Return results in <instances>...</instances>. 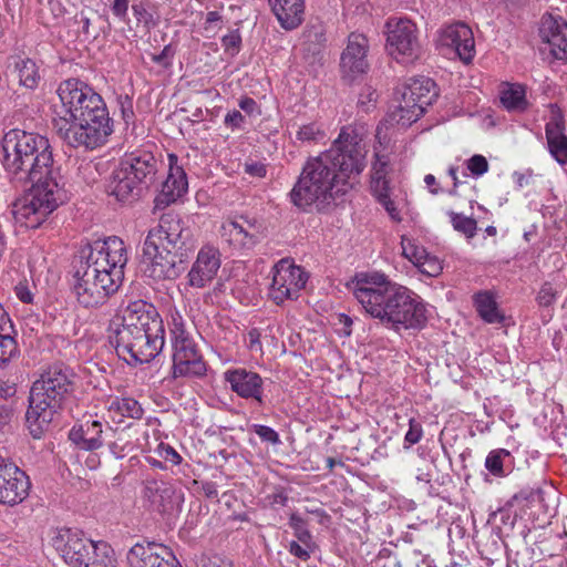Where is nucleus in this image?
Wrapping results in <instances>:
<instances>
[{
	"instance_id": "1",
	"label": "nucleus",
	"mask_w": 567,
	"mask_h": 567,
	"mask_svg": "<svg viewBox=\"0 0 567 567\" xmlns=\"http://www.w3.org/2000/svg\"><path fill=\"white\" fill-rule=\"evenodd\" d=\"M1 148L10 181L21 186L32 184L31 193L14 204V219L27 228H38L65 197L51 144L44 135L13 128L2 137Z\"/></svg>"
},
{
	"instance_id": "2",
	"label": "nucleus",
	"mask_w": 567,
	"mask_h": 567,
	"mask_svg": "<svg viewBox=\"0 0 567 567\" xmlns=\"http://www.w3.org/2000/svg\"><path fill=\"white\" fill-rule=\"evenodd\" d=\"M365 145L351 127H343L331 147L310 157L289 193L301 209L328 204L350 189L365 167Z\"/></svg>"
},
{
	"instance_id": "3",
	"label": "nucleus",
	"mask_w": 567,
	"mask_h": 567,
	"mask_svg": "<svg viewBox=\"0 0 567 567\" xmlns=\"http://www.w3.org/2000/svg\"><path fill=\"white\" fill-rule=\"evenodd\" d=\"M52 104V124L58 135L72 147L95 150L109 142L114 132L104 99L79 79L62 81Z\"/></svg>"
},
{
	"instance_id": "4",
	"label": "nucleus",
	"mask_w": 567,
	"mask_h": 567,
	"mask_svg": "<svg viewBox=\"0 0 567 567\" xmlns=\"http://www.w3.org/2000/svg\"><path fill=\"white\" fill-rule=\"evenodd\" d=\"M351 290L367 315L394 331L422 329L427 321L423 299L383 272L357 274Z\"/></svg>"
},
{
	"instance_id": "5",
	"label": "nucleus",
	"mask_w": 567,
	"mask_h": 567,
	"mask_svg": "<svg viewBox=\"0 0 567 567\" xmlns=\"http://www.w3.org/2000/svg\"><path fill=\"white\" fill-rule=\"evenodd\" d=\"M127 250L124 241L111 236L90 245L89 254L74 266L71 292L83 308H96L115 293L124 278Z\"/></svg>"
},
{
	"instance_id": "6",
	"label": "nucleus",
	"mask_w": 567,
	"mask_h": 567,
	"mask_svg": "<svg viewBox=\"0 0 567 567\" xmlns=\"http://www.w3.org/2000/svg\"><path fill=\"white\" fill-rule=\"evenodd\" d=\"M72 388L73 373L62 364L49 367L33 382L25 421L30 434L34 439H40L48 430L54 414L61 408Z\"/></svg>"
},
{
	"instance_id": "7",
	"label": "nucleus",
	"mask_w": 567,
	"mask_h": 567,
	"mask_svg": "<svg viewBox=\"0 0 567 567\" xmlns=\"http://www.w3.org/2000/svg\"><path fill=\"white\" fill-rule=\"evenodd\" d=\"M158 162L152 152L135 150L126 153L113 172L109 188L118 202L138 199L156 179Z\"/></svg>"
},
{
	"instance_id": "8",
	"label": "nucleus",
	"mask_w": 567,
	"mask_h": 567,
	"mask_svg": "<svg viewBox=\"0 0 567 567\" xmlns=\"http://www.w3.org/2000/svg\"><path fill=\"white\" fill-rule=\"evenodd\" d=\"M116 354L128 364L148 363L158 355L165 344L164 326L152 324L146 330H122L109 334Z\"/></svg>"
},
{
	"instance_id": "9",
	"label": "nucleus",
	"mask_w": 567,
	"mask_h": 567,
	"mask_svg": "<svg viewBox=\"0 0 567 567\" xmlns=\"http://www.w3.org/2000/svg\"><path fill=\"white\" fill-rule=\"evenodd\" d=\"M172 368L173 379H203L206 377L208 365L203 358L196 342L186 331L182 317H173L171 328Z\"/></svg>"
},
{
	"instance_id": "10",
	"label": "nucleus",
	"mask_w": 567,
	"mask_h": 567,
	"mask_svg": "<svg viewBox=\"0 0 567 567\" xmlns=\"http://www.w3.org/2000/svg\"><path fill=\"white\" fill-rule=\"evenodd\" d=\"M386 50L399 63H412L421 55L419 30L408 18H391L386 24Z\"/></svg>"
},
{
	"instance_id": "11",
	"label": "nucleus",
	"mask_w": 567,
	"mask_h": 567,
	"mask_svg": "<svg viewBox=\"0 0 567 567\" xmlns=\"http://www.w3.org/2000/svg\"><path fill=\"white\" fill-rule=\"evenodd\" d=\"M184 254L165 245L145 239L143 246L144 275L155 281L175 280L184 270Z\"/></svg>"
},
{
	"instance_id": "12",
	"label": "nucleus",
	"mask_w": 567,
	"mask_h": 567,
	"mask_svg": "<svg viewBox=\"0 0 567 567\" xmlns=\"http://www.w3.org/2000/svg\"><path fill=\"white\" fill-rule=\"evenodd\" d=\"M308 274L289 258L277 261L271 269L269 297L276 305L295 300L306 287Z\"/></svg>"
},
{
	"instance_id": "13",
	"label": "nucleus",
	"mask_w": 567,
	"mask_h": 567,
	"mask_svg": "<svg viewBox=\"0 0 567 567\" xmlns=\"http://www.w3.org/2000/svg\"><path fill=\"white\" fill-rule=\"evenodd\" d=\"M435 44L442 55L449 59H460L465 64L471 63L476 53L473 31L463 22L440 28Z\"/></svg>"
},
{
	"instance_id": "14",
	"label": "nucleus",
	"mask_w": 567,
	"mask_h": 567,
	"mask_svg": "<svg viewBox=\"0 0 567 567\" xmlns=\"http://www.w3.org/2000/svg\"><path fill=\"white\" fill-rule=\"evenodd\" d=\"M164 326L161 316L156 308L144 301L133 300L126 306H123L110 322V334H116L122 330H146L151 329L152 324Z\"/></svg>"
},
{
	"instance_id": "15",
	"label": "nucleus",
	"mask_w": 567,
	"mask_h": 567,
	"mask_svg": "<svg viewBox=\"0 0 567 567\" xmlns=\"http://www.w3.org/2000/svg\"><path fill=\"white\" fill-rule=\"evenodd\" d=\"M392 164L389 155L374 153V161L371 167V193L377 202L385 209L393 221H401L402 217L395 203L391 198V173Z\"/></svg>"
},
{
	"instance_id": "16",
	"label": "nucleus",
	"mask_w": 567,
	"mask_h": 567,
	"mask_svg": "<svg viewBox=\"0 0 567 567\" xmlns=\"http://www.w3.org/2000/svg\"><path fill=\"white\" fill-rule=\"evenodd\" d=\"M51 544L70 567H85L91 538L83 532L72 528L56 529Z\"/></svg>"
},
{
	"instance_id": "17",
	"label": "nucleus",
	"mask_w": 567,
	"mask_h": 567,
	"mask_svg": "<svg viewBox=\"0 0 567 567\" xmlns=\"http://www.w3.org/2000/svg\"><path fill=\"white\" fill-rule=\"evenodd\" d=\"M224 381L240 399L257 406L265 404V382L259 373L246 368L228 369L224 372Z\"/></svg>"
},
{
	"instance_id": "18",
	"label": "nucleus",
	"mask_w": 567,
	"mask_h": 567,
	"mask_svg": "<svg viewBox=\"0 0 567 567\" xmlns=\"http://www.w3.org/2000/svg\"><path fill=\"white\" fill-rule=\"evenodd\" d=\"M190 229L183 220L173 214L161 217L158 226L152 228L146 238L154 243L165 245V248L182 252L187 249L190 240Z\"/></svg>"
},
{
	"instance_id": "19",
	"label": "nucleus",
	"mask_w": 567,
	"mask_h": 567,
	"mask_svg": "<svg viewBox=\"0 0 567 567\" xmlns=\"http://www.w3.org/2000/svg\"><path fill=\"white\" fill-rule=\"evenodd\" d=\"M29 477L16 464L0 456V504L14 506L29 494Z\"/></svg>"
},
{
	"instance_id": "20",
	"label": "nucleus",
	"mask_w": 567,
	"mask_h": 567,
	"mask_svg": "<svg viewBox=\"0 0 567 567\" xmlns=\"http://www.w3.org/2000/svg\"><path fill=\"white\" fill-rule=\"evenodd\" d=\"M168 172L159 193L154 198V209L163 210L182 198L188 189L186 173L176 154L167 155Z\"/></svg>"
},
{
	"instance_id": "21",
	"label": "nucleus",
	"mask_w": 567,
	"mask_h": 567,
	"mask_svg": "<svg viewBox=\"0 0 567 567\" xmlns=\"http://www.w3.org/2000/svg\"><path fill=\"white\" fill-rule=\"evenodd\" d=\"M220 265L219 249L209 244L204 245L187 274L188 285L197 289L206 287L217 276Z\"/></svg>"
},
{
	"instance_id": "22",
	"label": "nucleus",
	"mask_w": 567,
	"mask_h": 567,
	"mask_svg": "<svg viewBox=\"0 0 567 567\" xmlns=\"http://www.w3.org/2000/svg\"><path fill=\"white\" fill-rule=\"evenodd\" d=\"M369 49L368 39L362 33H351L348 44L341 54V71L350 79L363 74L369 68L367 53Z\"/></svg>"
},
{
	"instance_id": "23",
	"label": "nucleus",
	"mask_w": 567,
	"mask_h": 567,
	"mask_svg": "<svg viewBox=\"0 0 567 567\" xmlns=\"http://www.w3.org/2000/svg\"><path fill=\"white\" fill-rule=\"evenodd\" d=\"M402 255L411 261L421 274L429 277H436L441 274L443 267L441 260L430 252L422 246H420L414 239L403 235L401 237Z\"/></svg>"
},
{
	"instance_id": "24",
	"label": "nucleus",
	"mask_w": 567,
	"mask_h": 567,
	"mask_svg": "<svg viewBox=\"0 0 567 567\" xmlns=\"http://www.w3.org/2000/svg\"><path fill=\"white\" fill-rule=\"evenodd\" d=\"M539 34L557 60H567V21L549 16L543 19Z\"/></svg>"
},
{
	"instance_id": "25",
	"label": "nucleus",
	"mask_w": 567,
	"mask_h": 567,
	"mask_svg": "<svg viewBox=\"0 0 567 567\" xmlns=\"http://www.w3.org/2000/svg\"><path fill=\"white\" fill-rule=\"evenodd\" d=\"M267 2L285 30H293L301 24L305 0H267Z\"/></svg>"
},
{
	"instance_id": "26",
	"label": "nucleus",
	"mask_w": 567,
	"mask_h": 567,
	"mask_svg": "<svg viewBox=\"0 0 567 567\" xmlns=\"http://www.w3.org/2000/svg\"><path fill=\"white\" fill-rule=\"evenodd\" d=\"M103 424L99 420L87 421L69 433L70 441L84 451H95L103 445Z\"/></svg>"
},
{
	"instance_id": "27",
	"label": "nucleus",
	"mask_w": 567,
	"mask_h": 567,
	"mask_svg": "<svg viewBox=\"0 0 567 567\" xmlns=\"http://www.w3.org/2000/svg\"><path fill=\"white\" fill-rule=\"evenodd\" d=\"M221 237L231 246L239 249H249L257 243L254 226L247 220H227L221 226Z\"/></svg>"
},
{
	"instance_id": "28",
	"label": "nucleus",
	"mask_w": 567,
	"mask_h": 567,
	"mask_svg": "<svg viewBox=\"0 0 567 567\" xmlns=\"http://www.w3.org/2000/svg\"><path fill=\"white\" fill-rule=\"evenodd\" d=\"M401 96L417 103L422 109L426 110L437 96L435 83L426 76L411 79L403 85Z\"/></svg>"
},
{
	"instance_id": "29",
	"label": "nucleus",
	"mask_w": 567,
	"mask_h": 567,
	"mask_svg": "<svg viewBox=\"0 0 567 567\" xmlns=\"http://www.w3.org/2000/svg\"><path fill=\"white\" fill-rule=\"evenodd\" d=\"M106 417L115 424H121L125 419L138 420L143 416L141 404L133 398H110L105 402Z\"/></svg>"
},
{
	"instance_id": "30",
	"label": "nucleus",
	"mask_w": 567,
	"mask_h": 567,
	"mask_svg": "<svg viewBox=\"0 0 567 567\" xmlns=\"http://www.w3.org/2000/svg\"><path fill=\"white\" fill-rule=\"evenodd\" d=\"M13 323L4 309H0V368L19 353Z\"/></svg>"
},
{
	"instance_id": "31",
	"label": "nucleus",
	"mask_w": 567,
	"mask_h": 567,
	"mask_svg": "<svg viewBox=\"0 0 567 567\" xmlns=\"http://www.w3.org/2000/svg\"><path fill=\"white\" fill-rule=\"evenodd\" d=\"M563 125L557 118L546 124L545 133L549 153L559 164H567V135L563 133Z\"/></svg>"
},
{
	"instance_id": "32",
	"label": "nucleus",
	"mask_w": 567,
	"mask_h": 567,
	"mask_svg": "<svg viewBox=\"0 0 567 567\" xmlns=\"http://www.w3.org/2000/svg\"><path fill=\"white\" fill-rule=\"evenodd\" d=\"M485 468L495 477H505L513 472L515 467V458L508 450H492L484 463Z\"/></svg>"
},
{
	"instance_id": "33",
	"label": "nucleus",
	"mask_w": 567,
	"mask_h": 567,
	"mask_svg": "<svg viewBox=\"0 0 567 567\" xmlns=\"http://www.w3.org/2000/svg\"><path fill=\"white\" fill-rule=\"evenodd\" d=\"M474 305L478 316L487 323H502L504 315L498 308L494 295L489 291L477 292L474 297Z\"/></svg>"
},
{
	"instance_id": "34",
	"label": "nucleus",
	"mask_w": 567,
	"mask_h": 567,
	"mask_svg": "<svg viewBox=\"0 0 567 567\" xmlns=\"http://www.w3.org/2000/svg\"><path fill=\"white\" fill-rule=\"evenodd\" d=\"M115 551L111 545L104 540L94 542L91 539L85 567H115Z\"/></svg>"
},
{
	"instance_id": "35",
	"label": "nucleus",
	"mask_w": 567,
	"mask_h": 567,
	"mask_svg": "<svg viewBox=\"0 0 567 567\" xmlns=\"http://www.w3.org/2000/svg\"><path fill=\"white\" fill-rule=\"evenodd\" d=\"M142 496L153 511L162 512L165 508V501L169 497V489L163 481L146 478L143 482Z\"/></svg>"
},
{
	"instance_id": "36",
	"label": "nucleus",
	"mask_w": 567,
	"mask_h": 567,
	"mask_svg": "<svg viewBox=\"0 0 567 567\" xmlns=\"http://www.w3.org/2000/svg\"><path fill=\"white\" fill-rule=\"evenodd\" d=\"M166 554V546L158 543L135 544L127 553L130 567H150L157 551Z\"/></svg>"
},
{
	"instance_id": "37",
	"label": "nucleus",
	"mask_w": 567,
	"mask_h": 567,
	"mask_svg": "<svg viewBox=\"0 0 567 567\" xmlns=\"http://www.w3.org/2000/svg\"><path fill=\"white\" fill-rule=\"evenodd\" d=\"M14 70L18 73L20 85L30 90L38 87L41 74L34 60L30 58H18L14 62Z\"/></svg>"
},
{
	"instance_id": "38",
	"label": "nucleus",
	"mask_w": 567,
	"mask_h": 567,
	"mask_svg": "<svg viewBox=\"0 0 567 567\" xmlns=\"http://www.w3.org/2000/svg\"><path fill=\"white\" fill-rule=\"evenodd\" d=\"M501 102L509 112H524L528 106L525 87L517 83L507 84L501 91Z\"/></svg>"
},
{
	"instance_id": "39",
	"label": "nucleus",
	"mask_w": 567,
	"mask_h": 567,
	"mask_svg": "<svg viewBox=\"0 0 567 567\" xmlns=\"http://www.w3.org/2000/svg\"><path fill=\"white\" fill-rule=\"evenodd\" d=\"M425 112L417 103L402 96L400 104L393 113L394 120L402 126H410L416 122Z\"/></svg>"
},
{
	"instance_id": "40",
	"label": "nucleus",
	"mask_w": 567,
	"mask_h": 567,
	"mask_svg": "<svg viewBox=\"0 0 567 567\" xmlns=\"http://www.w3.org/2000/svg\"><path fill=\"white\" fill-rule=\"evenodd\" d=\"M326 138V132L319 122L299 125L296 131V141L301 144H317Z\"/></svg>"
},
{
	"instance_id": "41",
	"label": "nucleus",
	"mask_w": 567,
	"mask_h": 567,
	"mask_svg": "<svg viewBox=\"0 0 567 567\" xmlns=\"http://www.w3.org/2000/svg\"><path fill=\"white\" fill-rule=\"evenodd\" d=\"M305 38V51L311 52L315 55L319 54L321 51V48L323 47V43L326 41L324 32L322 27L313 25L309 29H307L303 33Z\"/></svg>"
},
{
	"instance_id": "42",
	"label": "nucleus",
	"mask_w": 567,
	"mask_h": 567,
	"mask_svg": "<svg viewBox=\"0 0 567 567\" xmlns=\"http://www.w3.org/2000/svg\"><path fill=\"white\" fill-rule=\"evenodd\" d=\"M451 223L455 230L464 234L467 238H473L476 235V220L463 214H451Z\"/></svg>"
},
{
	"instance_id": "43",
	"label": "nucleus",
	"mask_w": 567,
	"mask_h": 567,
	"mask_svg": "<svg viewBox=\"0 0 567 567\" xmlns=\"http://www.w3.org/2000/svg\"><path fill=\"white\" fill-rule=\"evenodd\" d=\"M221 45L224 51L229 56H235L241 49V35L239 30H231L229 33L221 38Z\"/></svg>"
},
{
	"instance_id": "44",
	"label": "nucleus",
	"mask_w": 567,
	"mask_h": 567,
	"mask_svg": "<svg viewBox=\"0 0 567 567\" xmlns=\"http://www.w3.org/2000/svg\"><path fill=\"white\" fill-rule=\"evenodd\" d=\"M466 169L475 178L483 176L488 171V162L485 156L475 154L465 162Z\"/></svg>"
},
{
	"instance_id": "45",
	"label": "nucleus",
	"mask_w": 567,
	"mask_h": 567,
	"mask_svg": "<svg viewBox=\"0 0 567 567\" xmlns=\"http://www.w3.org/2000/svg\"><path fill=\"white\" fill-rule=\"evenodd\" d=\"M558 291L554 288V286L549 282H545L542 285L536 300L540 307H550L557 300Z\"/></svg>"
},
{
	"instance_id": "46",
	"label": "nucleus",
	"mask_w": 567,
	"mask_h": 567,
	"mask_svg": "<svg viewBox=\"0 0 567 567\" xmlns=\"http://www.w3.org/2000/svg\"><path fill=\"white\" fill-rule=\"evenodd\" d=\"M251 430L259 436L262 442L278 445L281 443L279 434L272 427L262 424H252Z\"/></svg>"
},
{
	"instance_id": "47",
	"label": "nucleus",
	"mask_w": 567,
	"mask_h": 567,
	"mask_svg": "<svg viewBox=\"0 0 567 567\" xmlns=\"http://www.w3.org/2000/svg\"><path fill=\"white\" fill-rule=\"evenodd\" d=\"M155 453L161 458H163L165 462H167L172 465H178L182 463V460H183L182 456L178 454V452L173 446H171L169 444L163 443V442H161L157 445Z\"/></svg>"
},
{
	"instance_id": "48",
	"label": "nucleus",
	"mask_w": 567,
	"mask_h": 567,
	"mask_svg": "<svg viewBox=\"0 0 567 567\" xmlns=\"http://www.w3.org/2000/svg\"><path fill=\"white\" fill-rule=\"evenodd\" d=\"M423 436V427L420 422L414 419L409 421V430L404 435V447H410L421 441Z\"/></svg>"
},
{
	"instance_id": "49",
	"label": "nucleus",
	"mask_w": 567,
	"mask_h": 567,
	"mask_svg": "<svg viewBox=\"0 0 567 567\" xmlns=\"http://www.w3.org/2000/svg\"><path fill=\"white\" fill-rule=\"evenodd\" d=\"M313 548L315 546L303 545L296 540H291L288 545L289 553L302 561H307L311 557Z\"/></svg>"
},
{
	"instance_id": "50",
	"label": "nucleus",
	"mask_w": 567,
	"mask_h": 567,
	"mask_svg": "<svg viewBox=\"0 0 567 567\" xmlns=\"http://www.w3.org/2000/svg\"><path fill=\"white\" fill-rule=\"evenodd\" d=\"M245 116L241 114L240 111L237 110L229 111L224 118V124L233 131L243 130L245 126Z\"/></svg>"
},
{
	"instance_id": "51",
	"label": "nucleus",
	"mask_w": 567,
	"mask_h": 567,
	"mask_svg": "<svg viewBox=\"0 0 567 567\" xmlns=\"http://www.w3.org/2000/svg\"><path fill=\"white\" fill-rule=\"evenodd\" d=\"M175 55V50L171 44L164 47V49L158 54L152 55V61L158 65L164 68H168L173 63V59Z\"/></svg>"
},
{
	"instance_id": "52",
	"label": "nucleus",
	"mask_w": 567,
	"mask_h": 567,
	"mask_svg": "<svg viewBox=\"0 0 567 567\" xmlns=\"http://www.w3.org/2000/svg\"><path fill=\"white\" fill-rule=\"evenodd\" d=\"M260 337H261V333H260L259 329H257V328H252L247 332L245 342H246L247 348L251 352H259V353L262 352V344L260 341Z\"/></svg>"
},
{
	"instance_id": "53",
	"label": "nucleus",
	"mask_w": 567,
	"mask_h": 567,
	"mask_svg": "<svg viewBox=\"0 0 567 567\" xmlns=\"http://www.w3.org/2000/svg\"><path fill=\"white\" fill-rule=\"evenodd\" d=\"M16 297L23 303H33L34 293L28 282H19L14 287Z\"/></svg>"
},
{
	"instance_id": "54",
	"label": "nucleus",
	"mask_w": 567,
	"mask_h": 567,
	"mask_svg": "<svg viewBox=\"0 0 567 567\" xmlns=\"http://www.w3.org/2000/svg\"><path fill=\"white\" fill-rule=\"evenodd\" d=\"M240 110H243L248 115H260V109L257 102L251 97H243L238 103Z\"/></svg>"
},
{
	"instance_id": "55",
	"label": "nucleus",
	"mask_w": 567,
	"mask_h": 567,
	"mask_svg": "<svg viewBox=\"0 0 567 567\" xmlns=\"http://www.w3.org/2000/svg\"><path fill=\"white\" fill-rule=\"evenodd\" d=\"M111 10L115 17L126 20L128 11V0H114Z\"/></svg>"
},
{
	"instance_id": "56",
	"label": "nucleus",
	"mask_w": 567,
	"mask_h": 567,
	"mask_svg": "<svg viewBox=\"0 0 567 567\" xmlns=\"http://www.w3.org/2000/svg\"><path fill=\"white\" fill-rule=\"evenodd\" d=\"M295 536L297 538L296 542L301 543L303 545L315 546L311 533L307 529L306 526H303L302 528H297V530H295Z\"/></svg>"
},
{
	"instance_id": "57",
	"label": "nucleus",
	"mask_w": 567,
	"mask_h": 567,
	"mask_svg": "<svg viewBox=\"0 0 567 567\" xmlns=\"http://www.w3.org/2000/svg\"><path fill=\"white\" fill-rule=\"evenodd\" d=\"M11 416L12 410L8 405L0 403V430L9 424Z\"/></svg>"
},
{
	"instance_id": "58",
	"label": "nucleus",
	"mask_w": 567,
	"mask_h": 567,
	"mask_svg": "<svg viewBox=\"0 0 567 567\" xmlns=\"http://www.w3.org/2000/svg\"><path fill=\"white\" fill-rule=\"evenodd\" d=\"M221 22V16L218 11H209L206 14V27L205 29L208 30V28L213 25H217Z\"/></svg>"
},
{
	"instance_id": "59",
	"label": "nucleus",
	"mask_w": 567,
	"mask_h": 567,
	"mask_svg": "<svg viewBox=\"0 0 567 567\" xmlns=\"http://www.w3.org/2000/svg\"><path fill=\"white\" fill-rule=\"evenodd\" d=\"M203 492L208 498H216L218 496L217 485L213 482L204 483Z\"/></svg>"
},
{
	"instance_id": "60",
	"label": "nucleus",
	"mask_w": 567,
	"mask_h": 567,
	"mask_svg": "<svg viewBox=\"0 0 567 567\" xmlns=\"http://www.w3.org/2000/svg\"><path fill=\"white\" fill-rule=\"evenodd\" d=\"M246 172L249 173L250 175L262 177L266 175V167L264 165L258 164L247 165Z\"/></svg>"
},
{
	"instance_id": "61",
	"label": "nucleus",
	"mask_w": 567,
	"mask_h": 567,
	"mask_svg": "<svg viewBox=\"0 0 567 567\" xmlns=\"http://www.w3.org/2000/svg\"><path fill=\"white\" fill-rule=\"evenodd\" d=\"M513 178H514L516 185L518 186V188H523L524 186L528 185V183H529V176H526V175L517 173V172H515L513 174Z\"/></svg>"
},
{
	"instance_id": "62",
	"label": "nucleus",
	"mask_w": 567,
	"mask_h": 567,
	"mask_svg": "<svg viewBox=\"0 0 567 567\" xmlns=\"http://www.w3.org/2000/svg\"><path fill=\"white\" fill-rule=\"evenodd\" d=\"M122 114H123V118L126 123H128L134 117L132 103L130 100H127V106L122 104Z\"/></svg>"
},
{
	"instance_id": "63",
	"label": "nucleus",
	"mask_w": 567,
	"mask_h": 567,
	"mask_svg": "<svg viewBox=\"0 0 567 567\" xmlns=\"http://www.w3.org/2000/svg\"><path fill=\"white\" fill-rule=\"evenodd\" d=\"M289 525L295 532V530H297V528H302L305 526V523L301 517H299L297 515H291V517L289 519Z\"/></svg>"
},
{
	"instance_id": "64",
	"label": "nucleus",
	"mask_w": 567,
	"mask_h": 567,
	"mask_svg": "<svg viewBox=\"0 0 567 567\" xmlns=\"http://www.w3.org/2000/svg\"><path fill=\"white\" fill-rule=\"evenodd\" d=\"M208 567H233L230 561L215 557L208 564Z\"/></svg>"
}]
</instances>
